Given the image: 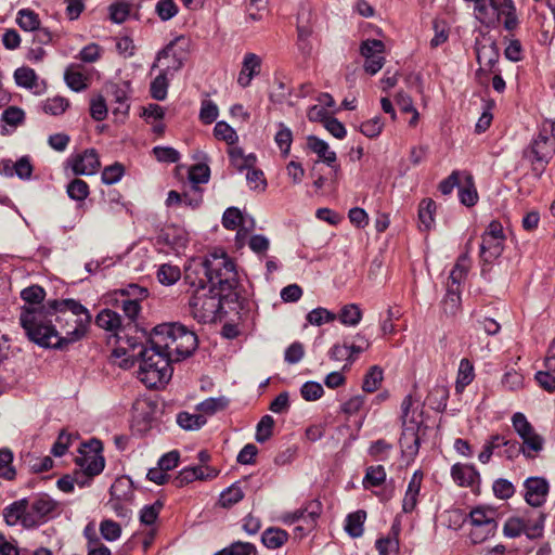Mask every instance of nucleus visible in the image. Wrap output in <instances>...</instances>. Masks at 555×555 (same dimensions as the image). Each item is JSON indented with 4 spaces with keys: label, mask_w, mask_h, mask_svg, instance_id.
Instances as JSON below:
<instances>
[{
    "label": "nucleus",
    "mask_w": 555,
    "mask_h": 555,
    "mask_svg": "<svg viewBox=\"0 0 555 555\" xmlns=\"http://www.w3.org/2000/svg\"><path fill=\"white\" fill-rule=\"evenodd\" d=\"M422 420L421 414L412 412L411 420L402 423V434L400 437V447L403 454L413 457L417 454L421 443Z\"/></svg>",
    "instance_id": "9d476101"
},
{
    "label": "nucleus",
    "mask_w": 555,
    "mask_h": 555,
    "mask_svg": "<svg viewBox=\"0 0 555 555\" xmlns=\"http://www.w3.org/2000/svg\"><path fill=\"white\" fill-rule=\"evenodd\" d=\"M217 139L225 141L228 144H234L237 141L235 130L225 121H218L214 129Z\"/></svg>",
    "instance_id": "4d7b16f0"
},
{
    "label": "nucleus",
    "mask_w": 555,
    "mask_h": 555,
    "mask_svg": "<svg viewBox=\"0 0 555 555\" xmlns=\"http://www.w3.org/2000/svg\"><path fill=\"white\" fill-rule=\"evenodd\" d=\"M503 444H506L505 436L492 435L489 440L485 443L482 451L479 453L478 459L482 464H487L492 454H496L502 451Z\"/></svg>",
    "instance_id": "c85d7f7f"
},
{
    "label": "nucleus",
    "mask_w": 555,
    "mask_h": 555,
    "mask_svg": "<svg viewBox=\"0 0 555 555\" xmlns=\"http://www.w3.org/2000/svg\"><path fill=\"white\" fill-rule=\"evenodd\" d=\"M67 194L72 199L83 201L89 195V185L81 179H74L67 185Z\"/></svg>",
    "instance_id": "5fc2aeb1"
},
{
    "label": "nucleus",
    "mask_w": 555,
    "mask_h": 555,
    "mask_svg": "<svg viewBox=\"0 0 555 555\" xmlns=\"http://www.w3.org/2000/svg\"><path fill=\"white\" fill-rule=\"evenodd\" d=\"M366 518L364 511H357L347 516L345 530L352 538H359L363 534V525Z\"/></svg>",
    "instance_id": "7c9ffc66"
},
{
    "label": "nucleus",
    "mask_w": 555,
    "mask_h": 555,
    "mask_svg": "<svg viewBox=\"0 0 555 555\" xmlns=\"http://www.w3.org/2000/svg\"><path fill=\"white\" fill-rule=\"evenodd\" d=\"M244 498L243 490L236 483L221 492L219 503L222 507H231Z\"/></svg>",
    "instance_id": "c03bdc74"
},
{
    "label": "nucleus",
    "mask_w": 555,
    "mask_h": 555,
    "mask_svg": "<svg viewBox=\"0 0 555 555\" xmlns=\"http://www.w3.org/2000/svg\"><path fill=\"white\" fill-rule=\"evenodd\" d=\"M188 40L180 36L175 40L170 41L160 52H158L155 63L152 65V69L163 66V69L172 74L179 70L186 59V52L184 46Z\"/></svg>",
    "instance_id": "6e6552de"
},
{
    "label": "nucleus",
    "mask_w": 555,
    "mask_h": 555,
    "mask_svg": "<svg viewBox=\"0 0 555 555\" xmlns=\"http://www.w3.org/2000/svg\"><path fill=\"white\" fill-rule=\"evenodd\" d=\"M192 287L194 292L189 305L193 317L202 323L215 321L222 308L221 298L229 294L207 286L204 279L197 281V285Z\"/></svg>",
    "instance_id": "20e7f679"
},
{
    "label": "nucleus",
    "mask_w": 555,
    "mask_h": 555,
    "mask_svg": "<svg viewBox=\"0 0 555 555\" xmlns=\"http://www.w3.org/2000/svg\"><path fill=\"white\" fill-rule=\"evenodd\" d=\"M376 548L379 555L397 554L399 550V540L396 537H386L376 541Z\"/></svg>",
    "instance_id": "0e129e2a"
},
{
    "label": "nucleus",
    "mask_w": 555,
    "mask_h": 555,
    "mask_svg": "<svg viewBox=\"0 0 555 555\" xmlns=\"http://www.w3.org/2000/svg\"><path fill=\"white\" fill-rule=\"evenodd\" d=\"M3 519L10 527L21 525L25 529H33V520L29 516V501L21 499L3 508Z\"/></svg>",
    "instance_id": "9b49d317"
},
{
    "label": "nucleus",
    "mask_w": 555,
    "mask_h": 555,
    "mask_svg": "<svg viewBox=\"0 0 555 555\" xmlns=\"http://www.w3.org/2000/svg\"><path fill=\"white\" fill-rule=\"evenodd\" d=\"M56 502L48 494H39L31 502L29 501V516L33 527L44 524L56 508Z\"/></svg>",
    "instance_id": "ddd939ff"
},
{
    "label": "nucleus",
    "mask_w": 555,
    "mask_h": 555,
    "mask_svg": "<svg viewBox=\"0 0 555 555\" xmlns=\"http://www.w3.org/2000/svg\"><path fill=\"white\" fill-rule=\"evenodd\" d=\"M149 341L151 346L138 352V377L150 388L167 384L172 376L171 363L190 357L197 348V336L181 323L155 326Z\"/></svg>",
    "instance_id": "f03ea898"
},
{
    "label": "nucleus",
    "mask_w": 555,
    "mask_h": 555,
    "mask_svg": "<svg viewBox=\"0 0 555 555\" xmlns=\"http://www.w3.org/2000/svg\"><path fill=\"white\" fill-rule=\"evenodd\" d=\"M261 57L255 53H246L242 62V68L237 77V83L246 88L250 85L254 77L261 72Z\"/></svg>",
    "instance_id": "a211bd4d"
},
{
    "label": "nucleus",
    "mask_w": 555,
    "mask_h": 555,
    "mask_svg": "<svg viewBox=\"0 0 555 555\" xmlns=\"http://www.w3.org/2000/svg\"><path fill=\"white\" fill-rule=\"evenodd\" d=\"M210 170L205 164H196L189 170V179L194 184L206 183L209 180Z\"/></svg>",
    "instance_id": "680f3d73"
},
{
    "label": "nucleus",
    "mask_w": 555,
    "mask_h": 555,
    "mask_svg": "<svg viewBox=\"0 0 555 555\" xmlns=\"http://www.w3.org/2000/svg\"><path fill=\"white\" fill-rule=\"evenodd\" d=\"M386 479V472L382 465L370 466L366 469L365 477L363 479V485L365 488L369 487H378Z\"/></svg>",
    "instance_id": "a18cd8bd"
},
{
    "label": "nucleus",
    "mask_w": 555,
    "mask_h": 555,
    "mask_svg": "<svg viewBox=\"0 0 555 555\" xmlns=\"http://www.w3.org/2000/svg\"><path fill=\"white\" fill-rule=\"evenodd\" d=\"M64 79L66 85L76 92L88 87V77L83 74L82 67L77 64H72L66 68Z\"/></svg>",
    "instance_id": "b1692460"
},
{
    "label": "nucleus",
    "mask_w": 555,
    "mask_h": 555,
    "mask_svg": "<svg viewBox=\"0 0 555 555\" xmlns=\"http://www.w3.org/2000/svg\"><path fill=\"white\" fill-rule=\"evenodd\" d=\"M525 489L526 502L533 507H539L546 501L550 486L543 477H529L525 481Z\"/></svg>",
    "instance_id": "4468645a"
},
{
    "label": "nucleus",
    "mask_w": 555,
    "mask_h": 555,
    "mask_svg": "<svg viewBox=\"0 0 555 555\" xmlns=\"http://www.w3.org/2000/svg\"><path fill=\"white\" fill-rule=\"evenodd\" d=\"M470 268V259L468 257V253L461 255L450 272V280L452 284L459 285L466 276L468 270Z\"/></svg>",
    "instance_id": "4c0bfd02"
},
{
    "label": "nucleus",
    "mask_w": 555,
    "mask_h": 555,
    "mask_svg": "<svg viewBox=\"0 0 555 555\" xmlns=\"http://www.w3.org/2000/svg\"><path fill=\"white\" fill-rule=\"evenodd\" d=\"M451 476L459 486L465 487L475 482L477 472L470 465L454 464L451 468Z\"/></svg>",
    "instance_id": "cd10ccee"
},
{
    "label": "nucleus",
    "mask_w": 555,
    "mask_h": 555,
    "mask_svg": "<svg viewBox=\"0 0 555 555\" xmlns=\"http://www.w3.org/2000/svg\"><path fill=\"white\" fill-rule=\"evenodd\" d=\"M304 356H305L304 345L299 341H295L286 348L285 353H284V360L288 364H296L299 361H301Z\"/></svg>",
    "instance_id": "338daca9"
},
{
    "label": "nucleus",
    "mask_w": 555,
    "mask_h": 555,
    "mask_svg": "<svg viewBox=\"0 0 555 555\" xmlns=\"http://www.w3.org/2000/svg\"><path fill=\"white\" fill-rule=\"evenodd\" d=\"M307 146L318 155V157L324 162L327 166L332 167L337 171L339 166H336V153L330 150L328 144L315 135H309L307 138Z\"/></svg>",
    "instance_id": "6ab92c4d"
},
{
    "label": "nucleus",
    "mask_w": 555,
    "mask_h": 555,
    "mask_svg": "<svg viewBox=\"0 0 555 555\" xmlns=\"http://www.w3.org/2000/svg\"><path fill=\"white\" fill-rule=\"evenodd\" d=\"M100 531L102 537L107 541H115L121 534L120 526L116 521L111 519L103 520L100 524Z\"/></svg>",
    "instance_id": "e2e57ef3"
},
{
    "label": "nucleus",
    "mask_w": 555,
    "mask_h": 555,
    "mask_svg": "<svg viewBox=\"0 0 555 555\" xmlns=\"http://www.w3.org/2000/svg\"><path fill=\"white\" fill-rule=\"evenodd\" d=\"M423 474L415 472L408 485L405 495L402 502V509L404 513H411L414 511L417 504V498L421 490Z\"/></svg>",
    "instance_id": "412c9836"
},
{
    "label": "nucleus",
    "mask_w": 555,
    "mask_h": 555,
    "mask_svg": "<svg viewBox=\"0 0 555 555\" xmlns=\"http://www.w3.org/2000/svg\"><path fill=\"white\" fill-rule=\"evenodd\" d=\"M500 10L494 0H483L474 5L475 17L487 27H494L500 20Z\"/></svg>",
    "instance_id": "f3484780"
},
{
    "label": "nucleus",
    "mask_w": 555,
    "mask_h": 555,
    "mask_svg": "<svg viewBox=\"0 0 555 555\" xmlns=\"http://www.w3.org/2000/svg\"><path fill=\"white\" fill-rule=\"evenodd\" d=\"M95 323L106 331H117L121 326V317L111 309H104L96 315Z\"/></svg>",
    "instance_id": "2f4dec72"
},
{
    "label": "nucleus",
    "mask_w": 555,
    "mask_h": 555,
    "mask_svg": "<svg viewBox=\"0 0 555 555\" xmlns=\"http://www.w3.org/2000/svg\"><path fill=\"white\" fill-rule=\"evenodd\" d=\"M101 441L92 439L88 443L82 444L79 455L75 460L76 465L80 468V476L87 483L104 469L105 461L101 455Z\"/></svg>",
    "instance_id": "0eeeda50"
},
{
    "label": "nucleus",
    "mask_w": 555,
    "mask_h": 555,
    "mask_svg": "<svg viewBox=\"0 0 555 555\" xmlns=\"http://www.w3.org/2000/svg\"><path fill=\"white\" fill-rule=\"evenodd\" d=\"M124 172L125 168L119 163H115L111 166H107L102 171V182L105 184H114L122 178Z\"/></svg>",
    "instance_id": "13d9d810"
},
{
    "label": "nucleus",
    "mask_w": 555,
    "mask_h": 555,
    "mask_svg": "<svg viewBox=\"0 0 555 555\" xmlns=\"http://www.w3.org/2000/svg\"><path fill=\"white\" fill-rule=\"evenodd\" d=\"M504 15V28L507 31H513L517 28L519 21L516 14V8L513 0H503L501 3L500 15Z\"/></svg>",
    "instance_id": "58836bf2"
},
{
    "label": "nucleus",
    "mask_w": 555,
    "mask_h": 555,
    "mask_svg": "<svg viewBox=\"0 0 555 555\" xmlns=\"http://www.w3.org/2000/svg\"><path fill=\"white\" fill-rule=\"evenodd\" d=\"M222 224L228 230H234L237 227L244 228L246 231L254 228V220L250 219L249 223L247 222L246 217H244L241 210L236 207H229L225 209L222 216Z\"/></svg>",
    "instance_id": "5701e85b"
},
{
    "label": "nucleus",
    "mask_w": 555,
    "mask_h": 555,
    "mask_svg": "<svg viewBox=\"0 0 555 555\" xmlns=\"http://www.w3.org/2000/svg\"><path fill=\"white\" fill-rule=\"evenodd\" d=\"M20 321L31 341L63 349L83 337L91 314L75 299H54L48 301V307L26 309Z\"/></svg>",
    "instance_id": "f257e3e1"
},
{
    "label": "nucleus",
    "mask_w": 555,
    "mask_h": 555,
    "mask_svg": "<svg viewBox=\"0 0 555 555\" xmlns=\"http://www.w3.org/2000/svg\"><path fill=\"white\" fill-rule=\"evenodd\" d=\"M461 306V297L457 288H453V286H448V293L442 301V309L444 313L454 315Z\"/></svg>",
    "instance_id": "49530a36"
},
{
    "label": "nucleus",
    "mask_w": 555,
    "mask_h": 555,
    "mask_svg": "<svg viewBox=\"0 0 555 555\" xmlns=\"http://www.w3.org/2000/svg\"><path fill=\"white\" fill-rule=\"evenodd\" d=\"M181 276L180 269L177 266L168 263L162 264L157 270V279L164 285L175 284Z\"/></svg>",
    "instance_id": "37998d69"
},
{
    "label": "nucleus",
    "mask_w": 555,
    "mask_h": 555,
    "mask_svg": "<svg viewBox=\"0 0 555 555\" xmlns=\"http://www.w3.org/2000/svg\"><path fill=\"white\" fill-rule=\"evenodd\" d=\"M469 539L480 544L492 538L498 530L496 511L491 507L477 506L469 512Z\"/></svg>",
    "instance_id": "423d86ee"
},
{
    "label": "nucleus",
    "mask_w": 555,
    "mask_h": 555,
    "mask_svg": "<svg viewBox=\"0 0 555 555\" xmlns=\"http://www.w3.org/2000/svg\"><path fill=\"white\" fill-rule=\"evenodd\" d=\"M229 401L224 397L208 398L196 405V410L203 414L212 415L227 408Z\"/></svg>",
    "instance_id": "a19ab883"
},
{
    "label": "nucleus",
    "mask_w": 555,
    "mask_h": 555,
    "mask_svg": "<svg viewBox=\"0 0 555 555\" xmlns=\"http://www.w3.org/2000/svg\"><path fill=\"white\" fill-rule=\"evenodd\" d=\"M218 472L209 466H192L185 467L175 478L173 482L177 487H183L194 480L212 479Z\"/></svg>",
    "instance_id": "dca6fc26"
},
{
    "label": "nucleus",
    "mask_w": 555,
    "mask_h": 555,
    "mask_svg": "<svg viewBox=\"0 0 555 555\" xmlns=\"http://www.w3.org/2000/svg\"><path fill=\"white\" fill-rule=\"evenodd\" d=\"M506 444H503L502 451L498 452V456L506 457L507 460H514L524 454L526 457V446L519 443L516 440L507 439L505 437Z\"/></svg>",
    "instance_id": "de8ad7c7"
},
{
    "label": "nucleus",
    "mask_w": 555,
    "mask_h": 555,
    "mask_svg": "<svg viewBox=\"0 0 555 555\" xmlns=\"http://www.w3.org/2000/svg\"><path fill=\"white\" fill-rule=\"evenodd\" d=\"M324 390L320 383L306 382L300 388V395L306 401H314L322 397Z\"/></svg>",
    "instance_id": "bf43d9fd"
},
{
    "label": "nucleus",
    "mask_w": 555,
    "mask_h": 555,
    "mask_svg": "<svg viewBox=\"0 0 555 555\" xmlns=\"http://www.w3.org/2000/svg\"><path fill=\"white\" fill-rule=\"evenodd\" d=\"M109 91L113 95L114 102L117 104V106L114 107V114H127L129 104L127 103L126 90L117 85H111Z\"/></svg>",
    "instance_id": "09e8293b"
},
{
    "label": "nucleus",
    "mask_w": 555,
    "mask_h": 555,
    "mask_svg": "<svg viewBox=\"0 0 555 555\" xmlns=\"http://www.w3.org/2000/svg\"><path fill=\"white\" fill-rule=\"evenodd\" d=\"M449 390L446 386H435L427 396L428 403L436 410H442L447 406Z\"/></svg>",
    "instance_id": "79ce46f5"
},
{
    "label": "nucleus",
    "mask_w": 555,
    "mask_h": 555,
    "mask_svg": "<svg viewBox=\"0 0 555 555\" xmlns=\"http://www.w3.org/2000/svg\"><path fill=\"white\" fill-rule=\"evenodd\" d=\"M475 378V369L473 363L464 358L460 361L457 375L455 380V391L456 393H462L465 388L474 380Z\"/></svg>",
    "instance_id": "a878e982"
},
{
    "label": "nucleus",
    "mask_w": 555,
    "mask_h": 555,
    "mask_svg": "<svg viewBox=\"0 0 555 555\" xmlns=\"http://www.w3.org/2000/svg\"><path fill=\"white\" fill-rule=\"evenodd\" d=\"M18 26L26 31H34L40 25L38 15L31 10H21L17 16Z\"/></svg>",
    "instance_id": "3c124183"
},
{
    "label": "nucleus",
    "mask_w": 555,
    "mask_h": 555,
    "mask_svg": "<svg viewBox=\"0 0 555 555\" xmlns=\"http://www.w3.org/2000/svg\"><path fill=\"white\" fill-rule=\"evenodd\" d=\"M170 73L162 69V72L151 82V95L157 101H163L167 96L168 78Z\"/></svg>",
    "instance_id": "e433bc0d"
},
{
    "label": "nucleus",
    "mask_w": 555,
    "mask_h": 555,
    "mask_svg": "<svg viewBox=\"0 0 555 555\" xmlns=\"http://www.w3.org/2000/svg\"><path fill=\"white\" fill-rule=\"evenodd\" d=\"M21 297L26 304L29 305L23 307L21 314L28 308L48 307V302L46 305H41L46 297V292L39 285H31L29 287L24 288L21 293Z\"/></svg>",
    "instance_id": "bb28decb"
},
{
    "label": "nucleus",
    "mask_w": 555,
    "mask_h": 555,
    "mask_svg": "<svg viewBox=\"0 0 555 555\" xmlns=\"http://www.w3.org/2000/svg\"><path fill=\"white\" fill-rule=\"evenodd\" d=\"M184 272L190 286H196L197 281L204 279L207 286L230 294L237 285L235 264L222 249L209 253L204 260L193 259Z\"/></svg>",
    "instance_id": "7ed1b4c3"
},
{
    "label": "nucleus",
    "mask_w": 555,
    "mask_h": 555,
    "mask_svg": "<svg viewBox=\"0 0 555 555\" xmlns=\"http://www.w3.org/2000/svg\"><path fill=\"white\" fill-rule=\"evenodd\" d=\"M382 382H383V370L379 366L374 365L365 374L362 389L365 392H374L379 388Z\"/></svg>",
    "instance_id": "ea45409f"
},
{
    "label": "nucleus",
    "mask_w": 555,
    "mask_h": 555,
    "mask_svg": "<svg viewBox=\"0 0 555 555\" xmlns=\"http://www.w3.org/2000/svg\"><path fill=\"white\" fill-rule=\"evenodd\" d=\"M256 546L250 542L235 541L215 555H257Z\"/></svg>",
    "instance_id": "f704fd0d"
},
{
    "label": "nucleus",
    "mask_w": 555,
    "mask_h": 555,
    "mask_svg": "<svg viewBox=\"0 0 555 555\" xmlns=\"http://www.w3.org/2000/svg\"><path fill=\"white\" fill-rule=\"evenodd\" d=\"M436 211V203L431 198H424L420 203L418 219L425 230H429L434 224V215Z\"/></svg>",
    "instance_id": "72a5a7b5"
},
{
    "label": "nucleus",
    "mask_w": 555,
    "mask_h": 555,
    "mask_svg": "<svg viewBox=\"0 0 555 555\" xmlns=\"http://www.w3.org/2000/svg\"><path fill=\"white\" fill-rule=\"evenodd\" d=\"M512 424L515 431L522 440V443L526 446V457L534 459L537 454L543 450L544 439L535 433L533 426L520 412L513 415Z\"/></svg>",
    "instance_id": "1a4fd4ad"
},
{
    "label": "nucleus",
    "mask_w": 555,
    "mask_h": 555,
    "mask_svg": "<svg viewBox=\"0 0 555 555\" xmlns=\"http://www.w3.org/2000/svg\"><path fill=\"white\" fill-rule=\"evenodd\" d=\"M162 507L163 503L159 501L144 506L140 513V521L147 526L153 525L156 521Z\"/></svg>",
    "instance_id": "052dcab7"
},
{
    "label": "nucleus",
    "mask_w": 555,
    "mask_h": 555,
    "mask_svg": "<svg viewBox=\"0 0 555 555\" xmlns=\"http://www.w3.org/2000/svg\"><path fill=\"white\" fill-rule=\"evenodd\" d=\"M288 539V533L279 528H268L263 531L261 541L268 548H279L285 544Z\"/></svg>",
    "instance_id": "c756f323"
},
{
    "label": "nucleus",
    "mask_w": 555,
    "mask_h": 555,
    "mask_svg": "<svg viewBox=\"0 0 555 555\" xmlns=\"http://www.w3.org/2000/svg\"><path fill=\"white\" fill-rule=\"evenodd\" d=\"M336 319V314L328 311L327 309L325 308H322V307H319V308H315L313 310H311L308 314H307V321L312 324V325H317V326H320L324 323H328V322H332Z\"/></svg>",
    "instance_id": "603ef678"
},
{
    "label": "nucleus",
    "mask_w": 555,
    "mask_h": 555,
    "mask_svg": "<svg viewBox=\"0 0 555 555\" xmlns=\"http://www.w3.org/2000/svg\"><path fill=\"white\" fill-rule=\"evenodd\" d=\"M120 294L122 296L133 297L121 299L120 308L125 317L129 320V322H134L141 310L140 299L145 298L147 296V291L135 284H131L127 288L120 289Z\"/></svg>",
    "instance_id": "f8f14e48"
},
{
    "label": "nucleus",
    "mask_w": 555,
    "mask_h": 555,
    "mask_svg": "<svg viewBox=\"0 0 555 555\" xmlns=\"http://www.w3.org/2000/svg\"><path fill=\"white\" fill-rule=\"evenodd\" d=\"M13 461V454L10 450L3 449L0 451V477L12 480L15 477V469L11 465Z\"/></svg>",
    "instance_id": "8fccbe9b"
},
{
    "label": "nucleus",
    "mask_w": 555,
    "mask_h": 555,
    "mask_svg": "<svg viewBox=\"0 0 555 555\" xmlns=\"http://www.w3.org/2000/svg\"><path fill=\"white\" fill-rule=\"evenodd\" d=\"M383 128L384 121L382 117L375 116L372 119L362 122L359 129L365 137L373 139L380 134Z\"/></svg>",
    "instance_id": "6e6d98bb"
},
{
    "label": "nucleus",
    "mask_w": 555,
    "mask_h": 555,
    "mask_svg": "<svg viewBox=\"0 0 555 555\" xmlns=\"http://www.w3.org/2000/svg\"><path fill=\"white\" fill-rule=\"evenodd\" d=\"M504 249V241L482 236L480 245V258L483 263H492Z\"/></svg>",
    "instance_id": "4be33fe9"
},
{
    "label": "nucleus",
    "mask_w": 555,
    "mask_h": 555,
    "mask_svg": "<svg viewBox=\"0 0 555 555\" xmlns=\"http://www.w3.org/2000/svg\"><path fill=\"white\" fill-rule=\"evenodd\" d=\"M14 79L17 86L34 90L36 93H40L43 87L38 82V77L33 68L20 67L14 72Z\"/></svg>",
    "instance_id": "393cba45"
},
{
    "label": "nucleus",
    "mask_w": 555,
    "mask_h": 555,
    "mask_svg": "<svg viewBox=\"0 0 555 555\" xmlns=\"http://www.w3.org/2000/svg\"><path fill=\"white\" fill-rule=\"evenodd\" d=\"M206 417L203 414H191L180 412L177 415L178 425L185 430H197L206 424Z\"/></svg>",
    "instance_id": "473e14b6"
},
{
    "label": "nucleus",
    "mask_w": 555,
    "mask_h": 555,
    "mask_svg": "<svg viewBox=\"0 0 555 555\" xmlns=\"http://www.w3.org/2000/svg\"><path fill=\"white\" fill-rule=\"evenodd\" d=\"M476 55L477 62L491 72L499 61L500 50L495 41L492 40L488 43L476 42Z\"/></svg>",
    "instance_id": "aec40b11"
},
{
    "label": "nucleus",
    "mask_w": 555,
    "mask_h": 555,
    "mask_svg": "<svg viewBox=\"0 0 555 555\" xmlns=\"http://www.w3.org/2000/svg\"><path fill=\"white\" fill-rule=\"evenodd\" d=\"M338 319L344 325L356 326L362 319V311L358 305L349 304L341 308Z\"/></svg>",
    "instance_id": "c9c22d12"
},
{
    "label": "nucleus",
    "mask_w": 555,
    "mask_h": 555,
    "mask_svg": "<svg viewBox=\"0 0 555 555\" xmlns=\"http://www.w3.org/2000/svg\"><path fill=\"white\" fill-rule=\"evenodd\" d=\"M101 166L99 155L94 149L86 150L72 159V169L77 176L94 175Z\"/></svg>",
    "instance_id": "2eb2a0df"
},
{
    "label": "nucleus",
    "mask_w": 555,
    "mask_h": 555,
    "mask_svg": "<svg viewBox=\"0 0 555 555\" xmlns=\"http://www.w3.org/2000/svg\"><path fill=\"white\" fill-rule=\"evenodd\" d=\"M555 154V139L543 128L532 143L524 151V157L531 163L532 171L540 178Z\"/></svg>",
    "instance_id": "39448f33"
},
{
    "label": "nucleus",
    "mask_w": 555,
    "mask_h": 555,
    "mask_svg": "<svg viewBox=\"0 0 555 555\" xmlns=\"http://www.w3.org/2000/svg\"><path fill=\"white\" fill-rule=\"evenodd\" d=\"M90 115L94 120H104L107 116V106L102 95H98L91 100Z\"/></svg>",
    "instance_id": "69168bd1"
},
{
    "label": "nucleus",
    "mask_w": 555,
    "mask_h": 555,
    "mask_svg": "<svg viewBox=\"0 0 555 555\" xmlns=\"http://www.w3.org/2000/svg\"><path fill=\"white\" fill-rule=\"evenodd\" d=\"M274 420L271 415H264L261 417L256 428V440L260 443L267 441L273 431Z\"/></svg>",
    "instance_id": "864d4df0"
},
{
    "label": "nucleus",
    "mask_w": 555,
    "mask_h": 555,
    "mask_svg": "<svg viewBox=\"0 0 555 555\" xmlns=\"http://www.w3.org/2000/svg\"><path fill=\"white\" fill-rule=\"evenodd\" d=\"M156 12L160 20L168 21L177 15L178 7L173 0H160L156 4Z\"/></svg>",
    "instance_id": "774afa93"
}]
</instances>
